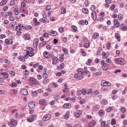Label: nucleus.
<instances>
[{
    "mask_svg": "<svg viewBox=\"0 0 127 127\" xmlns=\"http://www.w3.org/2000/svg\"><path fill=\"white\" fill-rule=\"evenodd\" d=\"M83 70V69L81 68H79L77 69V71L79 74H81Z\"/></svg>",
    "mask_w": 127,
    "mask_h": 127,
    "instance_id": "8fccbe9b",
    "label": "nucleus"
},
{
    "mask_svg": "<svg viewBox=\"0 0 127 127\" xmlns=\"http://www.w3.org/2000/svg\"><path fill=\"white\" fill-rule=\"evenodd\" d=\"M59 30L60 33H62L64 31V28H63L60 27L59 28Z\"/></svg>",
    "mask_w": 127,
    "mask_h": 127,
    "instance_id": "603ef678",
    "label": "nucleus"
},
{
    "mask_svg": "<svg viewBox=\"0 0 127 127\" xmlns=\"http://www.w3.org/2000/svg\"><path fill=\"white\" fill-rule=\"evenodd\" d=\"M71 107V105L70 103H67L64 105L63 107L65 108H68Z\"/></svg>",
    "mask_w": 127,
    "mask_h": 127,
    "instance_id": "2eb2a0df",
    "label": "nucleus"
},
{
    "mask_svg": "<svg viewBox=\"0 0 127 127\" xmlns=\"http://www.w3.org/2000/svg\"><path fill=\"white\" fill-rule=\"evenodd\" d=\"M46 47L47 49L48 50H50L51 48L50 46L48 44L46 45Z\"/></svg>",
    "mask_w": 127,
    "mask_h": 127,
    "instance_id": "052dcab7",
    "label": "nucleus"
},
{
    "mask_svg": "<svg viewBox=\"0 0 127 127\" xmlns=\"http://www.w3.org/2000/svg\"><path fill=\"white\" fill-rule=\"evenodd\" d=\"M109 54L108 53H106L104 51H103L102 53V56L104 59L106 58L109 56Z\"/></svg>",
    "mask_w": 127,
    "mask_h": 127,
    "instance_id": "6e6552de",
    "label": "nucleus"
},
{
    "mask_svg": "<svg viewBox=\"0 0 127 127\" xmlns=\"http://www.w3.org/2000/svg\"><path fill=\"white\" fill-rule=\"evenodd\" d=\"M20 27L19 26H16V31L18 32H19L21 31V28H20Z\"/></svg>",
    "mask_w": 127,
    "mask_h": 127,
    "instance_id": "2f4dec72",
    "label": "nucleus"
},
{
    "mask_svg": "<svg viewBox=\"0 0 127 127\" xmlns=\"http://www.w3.org/2000/svg\"><path fill=\"white\" fill-rule=\"evenodd\" d=\"M33 49L31 47H29L27 48V49L26 53L29 52H32L33 51Z\"/></svg>",
    "mask_w": 127,
    "mask_h": 127,
    "instance_id": "4be33fe9",
    "label": "nucleus"
},
{
    "mask_svg": "<svg viewBox=\"0 0 127 127\" xmlns=\"http://www.w3.org/2000/svg\"><path fill=\"white\" fill-rule=\"evenodd\" d=\"M96 124V122L95 121H93L89 124V126L90 127H94Z\"/></svg>",
    "mask_w": 127,
    "mask_h": 127,
    "instance_id": "1a4fd4ad",
    "label": "nucleus"
},
{
    "mask_svg": "<svg viewBox=\"0 0 127 127\" xmlns=\"http://www.w3.org/2000/svg\"><path fill=\"white\" fill-rule=\"evenodd\" d=\"M24 38L27 40H30L31 39L30 36L29 35L26 34L24 35Z\"/></svg>",
    "mask_w": 127,
    "mask_h": 127,
    "instance_id": "6ab92c4d",
    "label": "nucleus"
},
{
    "mask_svg": "<svg viewBox=\"0 0 127 127\" xmlns=\"http://www.w3.org/2000/svg\"><path fill=\"white\" fill-rule=\"evenodd\" d=\"M99 115L102 116L103 115V111L102 110H100L99 111Z\"/></svg>",
    "mask_w": 127,
    "mask_h": 127,
    "instance_id": "c9c22d12",
    "label": "nucleus"
},
{
    "mask_svg": "<svg viewBox=\"0 0 127 127\" xmlns=\"http://www.w3.org/2000/svg\"><path fill=\"white\" fill-rule=\"evenodd\" d=\"M82 114V111L80 110H78L75 115L76 117L77 118H78Z\"/></svg>",
    "mask_w": 127,
    "mask_h": 127,
    "instance_id": "ddd939ff",
    "label": "nucleus"
},
{
    "mask_svg": "<svg viewBox=\"0 0 127 127\" xmlns=\"http://www.w3.org/2000/svg\"><path fill=\"white\" fill-rule=\"evenodd\" d=\"M58 59L56 57H54L53 60L52 64H55L57 63Z\"/></svg>",
    "mask_w": 127,
    "mask_h": 127,
    "instance_id": "412c9836",
    "label": "nucleus"
},
{
    "mask_svg": "<svg viewBox=\"0 0 127 127\" xmlns=\"http://www.w3.org/2000/svg\"><path fill=\"white\" fill-rule=\"evenodd\" d=\"M18 26H19V27H20V28L21 29L23 28V29H24L25 28V27L22 24H19Z\"/></svg>",
    "mask_w": 127,
    "mask_h": 127,
    "instance_id": "864d4df0",
    "label": "nucleus"
},
{
    "mask_svg": "<svg viewBox=\"0 0 127 127\" xmlns=\"http://www.w3.org/2000/svg\"><path fill=\"white\" fill-rule=\"evenodd\" d=\"M92 92V89H90L86 91V94H88L90 93H91Z\"/></svg>",
    "mask_w": 127,
    "mask_h": 127,
    "instance_id": "f704fd0d",
    "label": "nucleus"
},
{
    "mask_svg": "<svg viewBox=\"0 0 127 127\" xmlns=\"http://www.w3.org/2000/svg\"><path fill=\"white\" fill-rule=\"evenodd\" d=\"M49 79H44L43 81V83L45 84H47L48 82H49Z\"/></svg>",
    "mask_w": 127,
    "mask_h": 127,
    "instance_id": "5701e85b",
    "label": "nucleus"
},
{
    "mask_svg": "<svg viewBox=\"0 0 127 127\" xmlns=\"http://www.w3.org/2000/svg\"><path fill=\"white\" fill-rule=\"evenodd\" d=\"M17 86V84L16 83H12L11 84L10 86L12 87H15Z\"/></svg>",
    "mask_w": 127,
    "mask_h": 127,
    "instance_id": "4d7b16f0",
    "label": "nucleus"
},
{
    "mask_svg": "<svg viewBox=\"0 0 127 127\" xmlns=\"http://www.w3.org/2000/svg\"><path fill=\"white\" fill-rule=\"evenodd\" d=\"M116 63L117 64H119L122 65H124L125 63V61L124 59L121 58L116 59Z\"/></svg>",
    "mask_w": 127,
    "mask_h": 127,
    "instance_id": "f257e3e1",
    "label": "nucleus"
},
{
    "mask_svg": "<svg viewBox=\"0 0 127 127\" xmlns=\"http://www.w3.org/2000/svg\"><path fill=\"white\" fill-rule=\"evenodd\" d=\"M20 93L22 95H27L28 94V91L26 89H22L20 90Z\"/></svg>",
    "mask_w": 127,
    "mask_h": 127,
    "instance_id": "423d86ee",
    "label": "nucleus"
},
{
    "mask_svg": "<svg viewBox=\"0 0 127 127\" xmlns=\"http://www.w3.org/2000/svg\"><path fill=\"white\" fill-rule=\"evenodd\" d=\"M108 64L107 63H105L102 66V69L104 70H106L108 68Z\"/></svg>",
    "mask_w": 127,
    "mask_h": 127,
    "instance_id": "4468645a",
    "label": "nucleus"
},
{
    "mask_svg": "<svg viewBox=\"0 0 127 127\" xmlns=\"http://www.w3.org/2000/svg\"><path fill=\"white\" fill-rule=\"evenodd\" d=\"M86 89L85 88L83 89L81 91V93L84 95H86Z\"/></svg>",
    "mask_w": 127,
    "mask_h": 127,
    "instance_id": "e433bc0d",
    "label": "nucleus"
},
{
    "mask_svg": "<svg viewBox=\"0 0 127 127\" xmlns=\"http://www.w3.org/2000/svg\"><path fill=\"white\" fill-rule=\"evenodd\" d=\"M91 10L94 11L95 9V6L94 5H93L91 6Z\"/></svg>",
    "mask_w": 127,
    "mask_h": 127,
    "instance_id": "c03bdc74",
    "label": "nucleus"
},
{
    "mask_svg": "<svg viewBox=\"0 0 127 127\" xmlns=\"http://www.w3.org/2000/svg\"><path fill=\"white\" fill-rule=\"evenodd\" d=\"M54 98L55 100H57L60 98V96L59 95H55L54 96Z\"/></svg>",
    "mask_w": 127,
    "mask_h": 127,
    "instance_id": "cd10ccee",
    "label": "nucleus"
},
{
    "mask_svg": "<svg viewBox=\"0 0 127 127\" xmlns=\"http://www.w3.org/2000/svg\"><path fill=\"white\" fill-rule=\"evenodd\" d=\"M28 106L30 108H33L35 106V103L33 101H30L28 104Z\"/></svg>",
    "mask_w": 127,
    "mask_h": 127,
    "instance_id": "0eeeda50",
    "label": "nucleus"
},
{
    "mask_svg": "<svg viewBox=\"0 0 127 127\" xmlns=\"http://www.w3.org/2000/svg\"><path fill=\"white\" fill-rule=\"evenodd\" d=\"M115 37L117 39L118 41H120V35L118 33L116 32L115 33Z\"/></svg>",
    "mask_w": 127,
    "mask_h": 127,
    "instance_id": "9d476101",
    "label": "nucleus"
},
{
    "mask_svg": "<svg viewBox=\"0 0 127 127\" xmlns=\"http://www.w3.org/2000/svg\"><path fill=\"white\" fill-rule=\"evenodd\" d=\"M85 100L84 99H82L80 101V103L81 104H82L85 103Z\"/></svg>",
    "mask_w": 127,
    "mask_h": 127,
    "instance_id": "473e14b6",
    "label": "nucleus"
},
{
    "mask_svg": "<svg viewBox=\"0 0 127 127\" xmlns=\"http://www.w3.org/2000/svg\"><path fill=\"white\" fill-rule=\"evenodd\" d=\"M57 34V32L55 31H53L49 33V34L51 36H55Z\"/></svg>",
    "mask_w": 127,
    "mask_h": 127,
    "instance_id": "dca6fc26",
    "label": "nucleus"
},
{
    "mask_svg": "<svg viewBox=\"0 0 127 127\" xmlns=\"http://www.w3.org/2000/svg\"><path fill=\"white\" fill-rule=\"evenodd\" d=\"M43 77L44 78H46L48 77V75L46 73L43 74Z\"/></svg>",
    "mask_w": 127,
    "mask_h": 127,
    "instance_id": "3c124183",
    "label": "nucleus"
},
{
    "mask_svg": "<svg viewBox=\"0 0 127 127\" xmlns=\"http://www.w3.org/2000/svg\"><path fill=\"white\" fill-rule=\"evenodd\" d=\"M122 30L124 31H126L127 30V26H126L125 27L122 28Z\"/></svg>",
    "mask_w": 127,
    "mask_h": 127,
    "instance_id": "774afa93",
    "label": "nucleus"
},
{
    "mask_svg": "<svg viewBox=\"0 0 127 127\" xmlns=\"http://www.w3.org/2000/svg\"><path fill=\"white\" fill-rule=\"evenodd\" d=\"M7 0H3L0 2V6H2L5 4L7 2Z\"/></svg>",
    "mask_w": 127,
    "mask_h": 127,
    "instance_id": "b1692460",
    "label": "nucleus"
},
{
    "mask_svg": "<svg viewBox=\"0 0 127 127\" xmlns=\"http://www.w3.org/2000/svg\"><path fill=\"white\" fill-rule=\"evenodd\" d=\"M118 18L119 19L121 20L123 18V16L121 14H120L118 15Z\"/></svg>",
    "mask_w": 127,
    "mask_h": 127,
    "instance_id": "37998d69",
    "label": "nucleus"
},
{
    "mask_svg": "<svg viewBox=\"0 0 127 127\" xmlns=\"http://www.w3.org/2000/svg\"><path fill=\"white\" fill-rule=\"evenodd\" d=\"M116 123L115 120L114 119H112L111 120V124L112 125H114L116 124Z\"/></svg>",
    "mask_w": 127,
    "mask_h": 127,
    "instance_id": "393cba45",
    "label": "nucleus"
},
{
    "mask_svg": "<svg viewBox=\"0 0 127 127\" xmlns=\"http://www.w3.org/2000/svg\"><path fill=\"white\" fill-rule=\"evenodd\" d=\"M14 8H15L14 11L15 12V14L16 15H18L19 14V12L18 10L17 7L15 6L14 7Z\"/></svg>",
    "mask_w": 127,
    "mask_h": 127,
    "instance_id": "f8f14e48",
    "label": "nucleus"
},
{
    "mask_svg": "<svg viewBox=\"0 0 127 127\" xmlns=\"http://www.w3.org/2000/svg\"><path fill=\"white\" fill-rule=\"evenodd\" d=\"M66 10L64 8H62L61 10V12L62 14L66 12Z\"/></svg>",
    "mask_w": 127,
    "mask_h": 127,
    "instance_id": "4c0bfd02",
    "label": "nucleus"
},
{
    "mask_svg": "<svg viewBox=\"0 0 127 127\" xmlns=\"http://www.w3.org/2000/svg\"><path fill=\"white\" fill-rule=\"evenodd\" d=\"M114 25L116 27H118L119 26V23H118V22L115 20L114 22Z\"/></svg>",
    "mask_w": 127,
    "mask_h": 127,
    "instance_id": "bb28decb",
    "label": "nucleus"
},
{
    "mask_svg": "<svg viewBox=\"0 0 127 127\" xmlns=\"http://www.w3.org/2000/svg\"><path fill=\"white\" fill-rule=\"evenodd\" d=\"M101 74V72H96L94 74V75L96 76H99Z\"/></svg>",
    "mask_w": 127,
    "mask_h": 127,
    "instance_id": "de8ad7c7",
    "label": "nucleus"
},
{
    "mask_svg": "<svg viewBox=\"0 0 127 127\" xmlns=\"http://www.w3.org/2000/svg\"><path fill=\"white\" fill-rule=\"evenodd\" d=\"M51 117V115L49 114H47L43 117V120L44 121H46L50 120Z\"/></svg>",
    "mask_w": 127,
    "mask_h": 127,
    "instance_id": "39448f33",
    "label": "nucleus"
},
{
    "mask_svg": "<svg viewBox=\"0 0 127 127\" xmlns=\"http://www.w3.org/2000/svg\"><path fill=\"white\" fill-rule=\"evenodd\" d=\"M99 36V34L97 33H95L93 35L94 38V39H95L97 38Z\"/></svg>",
    "mask_w": 127,
    "mask_h": 127,
    "instance_id": "a878e982",
    "label": "nucleus"
},
{
    "mask_svg": "<svg viewBox=\"0 0 127 127\" xmlns=\"http://www.w3.org/2000/svg\"><path fill=\"white\" fill-rule=\"evenodd\" d=\"M106 122L105 121H103L101 122V127H104V126L105 125Z\"/></svg>",
    "mask_w": 127,
    "mask_h": 127,
    "instance_id": "72a5a7b5",
    "label": "nucleus"
},
{
    "mask_svg": "<svg viewBox=\"0 0 127 127\" xmlns=\"http://www.w3.org/2000/svg\"><path fill=\"white\" fill-rule=\"evenodd\" d=\"M89 44L88 43H85L84 45V47L86 48H88L89 47Z\"/></svg>",
    "mask_w": 127,
    "mask_h": 127,
    "instance_id": "6e6d98bb",
    "label": "nucleus"
},
{
    "mask_svg": "<svg viewBox=\"0 0 127 127\" xmlns=\"http://www.w3.org/2000/svg\"><path fill=\"white\" fill-rule=\"evenodd\" d=\"M17 124V123L13 119H12L10 122L8 123L9 125L11 127H15Z\"/></svg>",
    "mask_w": 127,
    "mask_h": 127,
    "instance_id": "7ed1b4c3",
    "label": "nucleus"
},
{
    "mask_svg": "<svg viewBox=\"0 0 127 127\" xmlns=\"http://www.w3.org/2000/svg\"><path fill=\"white\" fill-rule=\"evenodd\" d=\"M6 14H6V15L7 16H9L10 15L11 16L13 14L12 12H10V11H8Z\"/></svg>",
    "mask_w": 127,
    "mask_h": 127,
    "instance_id": "79ce46f5",
    "label": "nucleus"
},
{
    "mask_svg": "<svg viewBox=\"0 0 127 127\" xmlns=\"http://www.w3.org/2000/svg\"><path fill=\"white\" fill-rule=\"evenodd\" d=\"M11 5H13L15 4V1L14 0H11L10 2Z\"/></svg>",
    "mask_w": 127,
    "mask_h": 127,
    "instance_id": "69168bd1",
    "label": "nucleus"
},
{
    "mask_svg": "<svg viewBox=\"0 0 127 127\" xmlns=\"http://www.w3.org/2000/svg\"><path fill=\"white\" fill-rule=\"evenodd\" d=\"M43 36L44 37H47L49 36V34L47 33H45L43 34Z\"/></svg>",
    "mask_w": 127,
    "mask_h": 127,
    "instance_id": "e2e57ef3",
    "label": "nucleus"
},
{
    "mask_svg": "<svg viewBox=\"0 0 127 127\" xmlns=\"http://www.w3.org/2000/svg\"><path fill=\"white\" fill-rule=\"evenodd\" d=\"M40 20L41 21L46 23L47 22V19L45 18H42L40 19Z\"/></svg>",
    "mask_w": 127,
    "mask_h": 127,
    "instance_id": "a18cd8bd",
    "label": "nucleus"
},
{
    "mask_svg": "<svg viewBox=\"0 0 127 127\" xmlns=\"http://www.w3.org/2000/svg\"><path fill=\"white\" fill-rule=\"evenodd\" d=\"M126 109L124 107H123L121 109V111L123 113H124L126 112Z\"/></svg>",
    "mask_w": 127,
    "mask_h": 127,
    "instance_id": "a19ab883",
    "label": "nucleus"
},
{
    "mask_svg": "<svg viewBox=\"0 0 127 127\" xmlns=\"http://www.w3.org/2000/svg\"><path fill=\"white\" fill-rule=\"evenodd\" d=\"M36 117V115H31V118L33 120H34V118H35Z\"/></svg>",
    "mask_w": 127,
    "mask_h": 127,
    "instance_id": "58836bf2",
    "label": "nucleus"
},
{
    "mask_svg": "<svg viewBox=\"0 0 127 127\" xmlns=\"http://www.w3.org/2000/svg\"><path fill=\"white\" fill-rule=\"evenodd\" d=\"M30 82L32 84H38V81L35 78L33 77H31L30 78Z\"/></svg>",
    "mask_w": 127,
    "mask_h": 127,
    "instance_id": "f03ea898",
    "label": "nucleus"
},
{
    "mask_svg": "<svg viewBox=\"0 0 127 127\" xmlns=\"http://www.w3.org/2000/svg\"><path fill=\"white\" fill-rule=\"evenodd\" d=\"M96 12L95 11H93L91 13L92 17L93 18V20L95 19L96 16L95 15V14Z\"/></svg>",
    "mask_w": 127,
    "mask_h": 127,
    "instance_id": "f3484780",
    "label": "nucleus"
},
{
    "mask_svg": "<svg viewBox=\"0 0 127 127\" xmlns=\"http://www.w3.org/2000/svg\"><path fill=\"white\" fill-rule=\"evenodd\" d=\"M83 12L85 14H87L88 12V11L86 8H83L82 9Z\"/></svg>",
    "mask_w": 127,
    "mask_h": 127,
    "instance_id": "c85d7f7f",
    "label": "nucleus"
},
{
    "mask_svg": "<svg viewBox=\"0 0 127 127\" xmlns=\"http://www.w3.org/2000/svg\"><path fill=\"white\" fill-rule=\"evenodd\" d=\"M92 62V60L90 59H89L88 60V61L86 62V64L89 65L90 64V63Z\"/></svg>",
    "mask_w": 127,
    "mask_h": 127,
    "instance_id": "ea45409f",
    "label": "nucleus"
},
{
    "mask_svg": "<svg viewBox=\"0 0 127 127\" xmlns=\"http://www.w3.org/2000/svg\"><path fill=\"white\" fill-rule=\"evenodd\" d=\"M45 9H46L47 10V11H49L50 10V9H51V6L49 5H47L46 6V7H45Z\"/></svg>",
    "mask_w": 127,
    "mask_h": 127,
    "instance_id": "7c9ffc66",
    "label": "nucleus"
},
{
    "mask_svg": "<svg viewBox=\"0 0 127 127\" xmlns=\"http://www.w3.org/2000/svg\"><path fill=\"white\" fill-rule=\"evenodd\" d=\"M106 61L107 63H110L111 62V61L110 59L108 58L106 59Z\"/></svg>",
    "mask_w": 127,
    "mask_h": 127,
    "instance_id": "338daca9",
    "label": "nucleus"
},
{
    "mask_svg": "<svg viewBox=\"0 0 127 127\" xmlns=\"http://www.w3.org/2000/svg\"><path fill=\"white\" fill-rule=\"evenodd\" d=\"M59 62H61L63 61L64 60V57H60L59 58Z\"/></svg>",
    "mask_w": 127,
    "mask_h": 127,
    "instance_id": "bf43d9fd",
    "label": "nucleus"
},
{
    "mask_svg": "<svg viewBox=\"0 0 127 127\" xmlns=\"http://www.w3.org/2000/svg\"><path fill=\"white\" fill-rule=\"evenodd\" d=\"M107 103V101L105 99L103 100L102 102V104L104 105H106Z\"/></svg>",
    "mask_w": 127,
    "mask_h": 127,
    "instance_id": "c756f323",
    "label": "nucleus"
},
{
    "mask_svg": "<svg viewBox=\"0 0 127 127\" xmlns=\"http://www.w3.org/2000/svg\"><path fill=\"white\" fill-rule=\"evenodd\" d=\"M64 66V64L62 63L60 65V67H59L61 69H63Z\"/></svg>",
    "mask_w": 127,
    "mask_h": 127,
    "instance_id": "09e8293b",
    "label": "nucleus"
},
{
    "mask_svg": "<svg viewBox=\"0 0 127 127\" xmlns=\"http://www.w3.org/2000/svg\"><path fill=\"white\" fill-rule=\"evenodd\" d=\"M32 94L34 96H37V93L36 92H32Z\"/></svg>",
    "mask_w": 127,
    "mask_h": 127,
    "instance_id": "5fc2aeb1",
    "label": "nucleus"
},
{
    "mask_svg": "<svg viewBox=\"0 0 127 127\" xmlns=\"http://www.w3.org/2000/svg\"><path fill=\"white\" fill-rule=\"evenodd\" d=\"M101 85L103 86H110L111 83L109 82L104 80H102L101 81Z\"/></svg>",
    "mask_w": 127,
    "mask_h": 127,
    "instance_id": "20e7f679",
    "label": "nucleus"
},
{
    "mask_svg": "<svg viewBox=\"0 0 127 127\" xmlns=\"http://www.w3.org/2000/svg\"><path fill=\"white\" fill-rule=\"evenodd\" d=\"M39 104L41 105H45L46 104V102L45 100L43 99L40 100L39 101Z\"/></svg>",
    "mask_w": 127,
    "mask_h": 127,
    "instance_id": "9b49d317",
    "label": "nucleus"
},
{
    "mask_svg": "<svg viewBox=\"0 0 127 127\" xmlns=\"http://www.w3.org/2000/svg\"><path fill=\"white\" fill-rule=\"evenodd\" d=\"M29 54H27L24 55V58L25 59H27L29 57Z\"/></svg>",
    "mask_w": 127,
    "mask_h": 127,
    "instance_id": "680f3d73",
    "label": "nucleus"
},
{
    "mask_svg": "<svg viewBox=\"0 0 127 127\" xmlns=\"http://www.w3.org/2000/svg\"><path fill=\"white\" fill-rule=\"evenodd\" d=\"M72 29V30L74 31H76L77 30V27L75 26H72L71 27Z\"/></svg>",
    "mask_w": 127,
    "mask_h": 127,
    "instance_id": "49530a36",
    "label": "nucleus"
},
{
    "mask_svg": "<svg viewBox=\"0 0 127 127\" xmlns=\"http://www.w3.org/2000/svg\"><path fill=\"white\" fill-rule=\"evenodd\" d=\"M69 89L68 88H64L63 90V91L64 93H67L69 91Z\"/></svg>",
    "mask_w": 127,
    "mask_h": 127,
    "instance_id": "13d9d810",
    "label": "nucleus"
},
{
    "mask_svg": "<svg viewBox=\"0 0 127 127\" xmlns=\"http://www.w3.org/2000/svg\"><path fill=\"white\" fill-rule=\"evenodd\" d=\"M0 75H3L4 78H7L8 77V75L6 72L1 73Z\"/></svg>",
    "mask_w": 127,
    "mask_h": 127,
    "instance_id": "a211bd4d",
    "label": "nucleus"
},
{
    "mask_svg": "<svg viewBox=\"0 0 127 127\" xmlns=\"http://www.w3.org/2000/svg\"><path fill=\"white\" fill-rule=\"evenodd\" d=\"M21 5L23 7H25L26 6V5L25 3L23 2H22L21 3Z\"/></svg>",
    "mask_w": 127,
    "mask_h": 127,
    "instance_id": "0e129e2a",
    "label": "nucleus"
},
{
    "mask_svg": "<svg viewBox=\"0 0 127 127\" xmlns=\"http://www.w3.org/2000/svg\"><path fill=\"white\" fill-rule=\"evenodd\" d=\"M45 57L46 58H49L50 57V55L48 53L45 52L44 53Z\"/></svg>",
    "mask_w": 127,
    "mask_h": 127,
    "instance_id": "aec40b11",
    "label": "nucleus"
}]
</instances>
